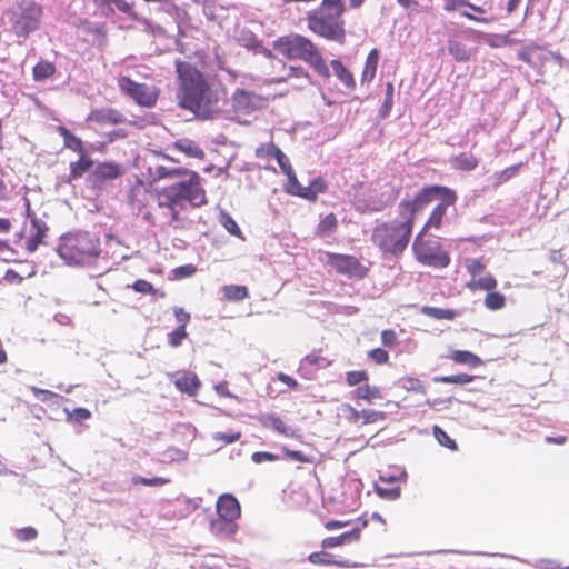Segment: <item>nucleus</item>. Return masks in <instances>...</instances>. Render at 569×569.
Segmentation results:
<instances>
[{
    "instance_id": "nucleus-1",
    "label": "nucleus",
    "mask_w": 569,
    "mask_h": 569,
    "mask_svg": "<svg viewBox=\"0 0 569 569\" xmlns=\"http://www.w3.org/2000/svg\"><path fill=\"white\" fill-rule=\"evenodd\" d=\"M182 177H187V180L156 189L154 192L149 191L142 184L131 190V202L139 211H142L149 199L156 200V208L143 213V218L152 226L176 228L180 222V211L186 209V203L192 208L208 203L206 190L202 187V178L198 172L187 168H168L164 166H158L154 170V178L158 180Z\"/></svg>"
},
{
    "instance_id": "nucleus-2",
    "label": "nucleus",
    "mask_w": 569,
    "mask_h": 569,
    "mask_svg": "<svg viewBox=\"0 0 569 569\" xmlns=\"http://www.w3.org/2000/svg\"><path fill=\"white\" fill-rule=\"evenodd\" d=\"M178 79L177 99L182 109L200 113L217 101L203 73L193 64L182 60L174 62Z\"/></svg>"
},
{
    "instance_id": "nucleus-3",
    "label": "nucleus",
    "mask_w": 569,
    "mask_h": 569,
    "mask_svg": "<svg viewBox=\"0 0 569 569\" xmlns=\"http://www.w3.org/2000/svg\"><path fill=\"white\" fill-rule=\"evenodd\" d=\"M457 199V192L449 187L426 184L419 189L412 198H405L402 207L416 221V218L420 212H422L431 202L438 200V203L433 207L426 223L421 228V230L428 232L430 229L441 228L443 217L446 216L448 208L455 206Z\"/></svg>"
},
{
    "instance_id": "nucleus-4",
    "label": "nucleus",
    "mask_w": 569,
    "mask_h": 569,
    "mask_svg": "<svg viewBox=\"0 0 569 569\" xmlns=\"http://www.w3.org/2000/svg\"><path fill=\"white\" fill-rule=\"evenodd\" d=\"M343 0H322L321 3L306 13L307 28L316 36L339 44L346 42Z\"/></svg>"
},
{
    "instance_id": "nucleus-5",
    "label": "nucleus",
    "mask_w": 569,
    "mask_h": 569,
    "mask_svg": "<svg viewBox=\"0 0 569 569\" xmlns=\"http://www.w3.org/2000/svg\"><path fill=\"white\" fill-rule=\"evenodd\" d=\"M403 199L398 204L400 220L379 223L372 230L371 241L385 254L400 256L408 247L415 226L413 217L402 207Z\"/></svg>"
},
{
    "instance_id": "nucleus-6",
    "label": "nucleus",
    "mask_w": 569,
    "mask_h": 569,
    "mask_svg": "<svg viewBox=\"0 0 569 569\" xmlns=\"http://www.w3.org/2000/svg\"><path fill=\"white\" fill-rule=\"evenodd\" d=\"M274 51L289 60H301L309 64L320 77H330L329 68L318 46L306 36L290 33L272 42Z\"/></svg>"
},
{
    "instance_id": "nucleus-7",
    "label": "nucleus",
    "mask_w": 569,
    "mask_h": 569,
    "mask_svg": "<svg viewBox=\"0 0 569 569\" xmlns=\"http://www.w3.org/2000/svg\"><path fill=\"white\" fill-rule=\"evenodd\" d=\"M427 231L420 230L412 243V252L416 260L428 267L445 269L450 262L449 253L436 240L426 238Z\"/></svg>"
},
{
    "instance_id": "nucleus-8",
    "label": "nucleus",
    "mask_w": 569,
    "mask_h": 569,
    "mask_svg": "<svg viewBox=\"0 0 569 569\" xmlns=\"http://www.w3.org/2000/svg\"><path fill=\"white\" fill-rule=\"evenodd\" d=\"M326 263L348 279L362 280L369 273V267L352 254L327 252Z\"/></svg>"
},
{
    "instance_id": "nucleus-9",
    "label": "nucleus",
    "mask_w": 569,
    "mask_h": 569,
    "mask_svg": "<svg viewBox=\"0 0 569 569\" xmlns=\"http://www.w3.org/2000/svg\"><path fill=\"white\" fill-rule=\"evenodd\" d=\"M42 9L34 1L21 0L14 12L13 30L16 34L27 37L39 27Z\"/></svg>"
},
{
    "instance_id": "nucleus-10",
    "label": "nucleus",
    "mask_w": 569,
    "mask_h": 569,
    "mask_svg": "<svg viewBox=\"0 0 569 569\" xmlns=\"http://www.w3.org/2000/svg\"><path fill=\"white\" fill-rule=\"evenodd\" d=\"M117 83L120 91L137 104L151 108L157 103L159 91L154 86L136 82L126 76L119 77Z\"/></svg>"
},
{
    "instance_id": "nucleus-11",
    "label": "nucleus",
    "mask_w": 569,
    "mask_h": 569,
    "mask_svg": "<svg viewBox=\"0 0 569 569\" xmlns=\"http://www.w3.org/2000/svg\"><path fill=\"white\" fill-rule=\"evenodd\" d=\"M465 268L471 277V279L466 283V288L469 290L491 291L497 288L498 281L490 272H486L482 277H478L486 271V264L483 263L482 259H467L465 262Z\"/></svg>"
},
{
    "instance_id": "nucleus-12",
    "label": "nucleus",
    "mask_w": 569,
    "mask_h": 569,
    "mask_svg": "<svg viewBox=\"0 0 569 569\" xmlns=\"http://www.w3.org/2000/svg\"><path fill=\"white\" fill-rule=\"evenodd\" d=\"M99 239L89 232H77L73 237V263H87L90 259L99 254Z\"/></svg>"
},
{
    "instance_id": "nucleus-13",
    "label": "nucleus",
    "mask_w": 569,
    "mask_h": 569,
    "mask_svg": "<svg viewBox=\"0 0 569 569\" xmlns=\"http://www.w3.org/2000/svg\"><path fill=\"white\" fill-rule=\"evenodd\" d=\"M264 99L252 91L242 88L234 90L231 97V107L237 114L248 116L259 110Z\"/></svg>"
},
{
    "instance_id": "nucleus-14",
    "label": "nucleus",
    "mask_w": 569,
    "mask_h": 569,
    "mask_svg": "<svg viewBox=\"0 0 569 569\" xmlns=\"http://www.w3.org/2000/svg\"><path fill=\"white\" fill-rule=\"evenodd\" d=\"M327 183L322 178L313 179L309 186L303 187L296 178L290 184H286V192L309 201H316L320 193H325Z\"/></svg>"
},
{
    "instance_id": "nucleus-15",
    "label": "nucleus",
    "mask_w": 569,
    "mask_h": 569,
    "mask_svg": "<svg viewBox=\"0 0 569 569\" xmlns=\"http://www.w3.org/2000/svg\"><path fill=\"white\" fill-rule=\"evenodd\" d=\"M124 170L120 163L104 161L97 163L94 170L88 177L93 187H101L108 181L114 180L123 174Z\"/></svg>"
},
{
    "instance_id": "nucleus-16",
    "label": "nucleus",
    "mask_w": 569,
    "mask_h": 569,
    "mask_svg": "<svg viewBox=\"0 0 569 569\" xmlns=\"http://www.w3.org/2000/svg\"><path fill=\"white\" fill-rule=\"evenodd\" d=\"M73 152H77L78 160L73 162V179L80 178L86 173L91 174L96 168V161L88 150L83 147L82 141L73 136Z\"/></svg>"
},
{
    "instance_id": "nucleus-17",
    "label": "nucleus",
    "mask_w": 569,
    "mask_h": 569,
    "mask_svg": "<svg viewBox=\"0 0 569 569\" xmlns=\"http://www.w3.org/2000/svg\"><path fill=\"white\" fill-rule=\"evenodd\" d=\"M368 526V519L360 518L359 525L350 531L342 532L339 536L327 537L322 539L321 547L323 549H332L346 543L359 542L361 539V531Z\"/></svg>"
},
{
    "instance_id": "nucleus-18",
    "label": "nucleus",
    "mask_w": 569,
    "mask_h": 569,
    "mask_svg": "<svg viewBox=\"0 0 569 569\" xmlns=\"http://www.w3.org/2000/svg\"><path fill=\"white\" fill-rule=\"evenodd\" d=\"M87 121L99 126H117L123 123L126 117L119 110L107 107L91 110L87 117Z\"/></svg>"
},
{
    "instance_id": "nucleus-19",
    "label": "nucleus",
    "mask_w": 569,
    "mask_h": 569,
    "mask_svg": "<svg viewBox=\"0 0 569 569\" xmlns=\"http://www.w3.org/2000/svg\"><path fill=\"white\" fill-rule=\"evenodd\" d=\"M518 58L529 67L541 71L545 62L548 60V51L538 44H530L518 51Z\"/></svg>"
},
{
    "instance_id": "nucleus-20",
    "label": "nucleus",
    "mask_w": 569,
    "mask_h": 569,
    "mask_svg": "<svg viewBox=\"0 0 569 569\" xmlns=\"http://www.w3.org/2000/svg\"><path fill=\"white\" fill-rule=\"evenodd\" d=\"M217 512L219 518L236 521L240 518L241 509L238 500L232 495L224 493L217 501Z\"/></svg>"
},
{
    "instance_id": "nucleus-21",
    "label": "nucleus",
    "mask_w": 569,
    "mask_h": 569,
    "mask_svg": "<svg viewBox=\"0 0 569 569\" xmlns=\"http://www.w3.org/2000/svg\"><path fill=\"white\" fill-rule=\"evenodd\" d=\"M308 561L317 566H337L339 568H356L359 565L349 562L347 560H337L335 557L326 551H315L308 556Z\"/></svg>"
},
{
    "instance_id": "nucleus-22",
    "label": "nucleus",
    "mask_w": 569,
    "mask_h": 569,
    "mask_svg": "<svg viewBox=\"0 0 569 569\" xmlns=\"http://www.w3.org/2000/svg\"><path fill=\"white\" fill-rule=\"evenodd\" d=\"M176 388L187 393L188 396H196L201 386L198 376L193 372H182L174 381Z\"/></svg>"
},
{
    "instance_id": "nucleus-23",
    "label": "nucleus",
    "mask_w": 569,
    "mask_h": 569,
    "mask_svg": "<svg viewBox=\"0 0 569 569\" xmlns=\"http://www.w3.org/2000/svg\"><path fill=\"white\" fill-rule=\"evenodd\" d=\"M352 395L355 400H362L367 403H373L375 401L383 398L380 388L375 385H370L369 382L356 388Z\"/></svg>"
},
{
    "instance_id": "nucleus-24",
    "label": "nucleus",
    "mask_w": 569,
    "mask_h": 569,
    "mask_svg": "<svg viewBox=\"0 0 569 569\" xmlns=\"http://www.w3.org/2000/svg\"><path fill=\"white\" fill-rule=\"evenodd\" d=\"M172 147L189 158L202 160L206 157L204 151L193 140L188 138L174 141Z\"/></svg>"
},
{
    "instance_id": "nucleus-25",
    "label": "nucleus",
    "mask_w": 569,
    "mask_h": 569,
    "mask_svg": "<svg viewBox=\"0 0 569 569\" xmlns=\"http://www.w3.org/2000/svg\"><path fill=\"white\" fill-rule=\"evenodd\" d=\"M330 66L335 76L347 89L353 90L356 88L353 74L340 60H331Z\"/></svg>"
},
{
    "instance_id": "nucleus-26",
    "label": "nucleus",
    "mask_w": 569,
    "mask_h": 569,
    "mask_svg": "<svg viewBox=\"0 0 569 569\" xmlns=\"http://www.w3.org/2000/svg\"><path fill=\"white\" fill-rule=\"evenodd\" d=\"M448 358L456 363L466 365L471 368L480 367L483 361L477 355L467 350H453Z\"/></svg>"
},
{
    "instance_id": "nucleus-27",
    "label": "nucleus",
    "mask_w": 569,
    "mask_h": 569,
    "mask_svg": "<svg viewBox=\"0 0 569 569\" xmlns=\"http://www.w3.org/2000/svg\"><path fill=\"white\" fill-rule=\"evenodd\" d=\"M451 161L453 168L459 171H472L479 164V159L471 152H460Z\"/></svg>"
},
{
    "instance_id": "nucleus-28",
    "label": "nucleus",
    "mask_w": 569,
    "mask_h": 569,
    "mask_svg": "<svg viewBox=\"0 0 569 569\" xmlns=\"http://www.w3.org/2000/svg\"><path fill=\"white\" fill-rule=\"evenodd\" d=\"M379 60V50L373 48L369 51L361 73V82H371L376 76Z\"/></svg>"
},
{
    "instance_id": "nucleus-29",
    "label": "nucleus",
    "mask_w": 569,
    "mask_h": 569,
    "mask_svg": "<svg viewBox=\"0 0 569 569\" xmlns=\"http://www.w3.org/2000/svg\"><path fill=\"white\" fill-rule=\"evenodd\" d=\"M237 525L234 521H228L222 518H218L211 522V530L218 536L232 538L237 532Z\"/></svg>"
},
{
    "instance_id": "nucleus-30",
    "label": "nucleus",
    "mask_w": 569,
    "mask_h": 569,
    "mask_svg": "<svg viewBox=\"0 0 569 569\" xmlns=\"http://www.w3.org/2000/svg\"><path fill=\"white\" fill-rule=\"evenodd\" d=\"M421 312L436 320H453L459 312L453 309L438 308L431 306H423Z\"/></svg>"
},
{
    "instance_id": "nucleus-31",
    "label": "nucleus",
    "mask_w": 569,
    "mask_h": 569,
    "mask_svg": "<svg viewBox=\"0 0 569 569\" xmlns=\"http://www.w3.org/2000/svg\"><path fill=\"white\" fill-rule=\"evenodd\" d=\"M338 228V219L335 213L330 212L325 216L316 228V236L323 238L333 233Z\"/></svg>"
},
{
    "instance_id": "nucleus-32",
    "label": "nucleus",
    "mask_w": 569,
    "mask_h": 569,
    "mask_svg": "<svg viewBox=\"0 0 569 569\" xmlns=\"http://www.w3.org/2000/svg\"><path fill=\"white\" fill-rule=\"evenodd\" d=\"M223 296L229 301H242L249 297V290L241 284H227L222 288Z\"/></svg>"
},
{
    "instance_id": "nucleus-33",
    "label": "nucleus",
    "mask_w": 569,
    "mask_h": 569,
    "mask_svg": "<svg viewBox=\"0 0 569 569\" xmlns=\"http://www.w3.org/2000/svg\"><path fill=\"white\" fill-rule=\"evenodd\" d=\"M263 427L273 429L280 435L289 436V428L284 421L276 415H267L260 419Z\"/></svg>"
},
{
    "instance_id": "nucleus-34",
    "label": "nucleus",
    "mask_w": 569,
    "mask_h": 569,
    "mask_svg": "<svg viewBox=\"0 0 569 569\" xmlns=\"http://www.w3.org/2000/svg\"><path fill=\"white\" fill-rule=\"evenodd\" d=\"M448 51L458 62H466L470 59V52L466 46L458 40L448 41Z\"/></svg>"
},
{
    "instance_id": "nucleus-35",
    "label": "nucleus",
    "mask_w": 569,
    "mask_h": 569,
    "mask_svg": "<svg viewBox=\"0 0 569 569\" xmlns=\"http://www.w3.org/2000/svg\"><path fill=\"white\" fill-rule=\"evenodd\" d=\"M488 293L485 297L483 303L487 309L496 311L500 310L506 306V297L501 292L491 290L487 291Z\"/></svg>"
},
{
    "instance_id": "nucleus-36",
    "label": "nucleus",
    "mask_w": 569,
    "mask_h": 569,
    "mask_svg": "<svg viewBox=\"0 0 569 569\" xmlns=\"http://www.w3.org/2000/svg\"><path fill=\"white\" fill-rule=\"evenodd\" d=\"M56 71L54 66L48 61H41L33 67L32 74L36 81L50 78Z\"/></svg>"
},
{
    "instance_id": "nucleus-37",
    "label": "nucleus",
    "mask_w": 569,
    "mask_h": 569,
    "mask_svg": "<svg viewBox=\"0 0 569 569\" xmlns=\"http://www.w3.org/2000/svg\"><path fill=\"white\" fill-rule=\"evenodd\" d=\"M274 159L277 160L279 167L281 168V171L287 176V179H288L287 184H290L297 178L295 170L290 163V160L281 151V149L278 150Z\"/></svg>"
},
{
    "instance_id": "nucleus-38",
    "label": "nucleus",
    "mask_w": 569,
    "mask_h": 569,
    "mask_svg": "<svg viewBox=\"0 0 569 569\" xmlns=\"http://www.w3.org/2000/svg\"><path fill=\"white\" fill-rule=\"evenodd\" d=\"M369 381V375L366 370H351L346 372V383L349 387H360Z\"/></svg>"
},
{
    "instance_id": "nucleus-39",
    "label": "nucleus",
    "mask_w": 569,
    "mask_h": 569,
    "mask_svg": "<svg viewBox=\"0 0 569 569\" xmlns=\"http://www.w3.org/2000/svg\"><path fill=\"white\" fill-rule=\"evenodd\" d=\"M521 166L522 163L513 164L503 169L502 171L496 172L493 186L499 187L509 181L512 177H515L518 173Z\"/></svg>"
},
{
    "instance_id": "nucleus-40",
    "label": "nucleus",
    "mask_w": 569,
    "mask_h": 569,
    "mask_svg": "<svg viewBox=\"0 0 569 569\" xmlns=\"http://www.w3.org/2000/svg\"><path fill=\"white\" fill-rule=\"evenodd\" d=\"M432 433H433V437L437 439V441L441 446H443L452 451H456L458 449L456 441L453 439H451L449 437V435L443 429H441L439 426H433Z\"/></svg>"
},
{
    "instance_id": "nucleus-41",
    "label": "nucleus",
    "mask_w": 569,
    "mask_h": 569,
    "mask_svg": "<svg viewBox=\"0 0 569 569\" xmlns=\"http://www.w3.org/2000/svg\"><path fill=\"white\" fill-rule=\"evenodd\" d=\"M436 382H442V383H456V385H467L475 380V377L467 373H459V375H452V376H441L436 377L433 379Z\"/></svg>"
},
{
    "instance_id": "nucleus-42",
    "label": "nucleus",
    "mask_w": 569,
    "mask_h": 569,
    "mask_svg": "<svg viewBox=\"0 0 569 569\" xmlns=\"http://www.w3.org/2000/svg\"><path fill=\"white\" fill-rule=\"evenodd\" d=\"M400 387L406 391L416 392V393H425V387L421 380L413 377H403L399 381Z\"/></svg>"
},
{
    "instance_id": "nucleus-43",
    "label": "nucleus",
    "mask_w": 569,
    "mask_h": 569,
    "mask_svg": "<svg viewBox=\"0 0 569 569\" xmlns=\"http://www.w3.org/2000/svg\"><path fill=\"white\" fill-rule=\"evenodd\" d=\"M279 149L273 142L262 143L256 149L254 154L258 159L269 160L276 157Z\"/></svg>"
},
{
    "instance_id": "nucleus-44",
    "label": "nucleus",
    "mask_w": 569,
    "mask_h": 569,
    "mask_svg": "<svg viewBox=\"0 0 569 569\" xmlns=\"http://www.w3.org/2000/svg\"><path fill=\"white\" fill-rule=\"evenodd\" d=\"M33 227H36V233L29 237L26 240V248L29 252H33L37 250L38 246L42 242L44 237V229H42L37 221H33Z\"/></svg>"
},
{
    "instance_id": "nucleus-45",
    "label": "nucleus",
    "mask_w": 569,
    "mask_h": 569,
    "mask_svg": "<svg viewBox=\"0 0 569 569\" xmlns=\"http://www.w3.org/2000/svg\"><path fill=\"white\" fill-rule=\"evenodd\" d=\"M281 450L283 452V456L289 460L298 461L301 463H313V457L306 455L302 451L291 450L286 446H283Z\"/></svg>"
},
{
    "instance_id": "nucleus-46",
    "label": "nucleus",
    "mask_w": 569,
    "mask_h": 569,
    "mask_svg": "<svg viewBox=\"0 0 569 569\" xmlns=\"http://www.w3.org/2000/svg\"><path fill=\"white\" fill-rule=\"evenodd\" d=\"M375 491L380 498L388 499V500L397 499L401 492L399 486L383 487L380 485L375 486Z\"/></svg>"
},
{
    "instance_id": "nucleus-47",
    "label": "nucleus",
    "mask_w": 569,
    "mask_h": 569,
    "mask_svg": "<svg viewBox=\"0 0 569 569\" xmlns=\"http://www.w3.org/2000/svg\"><path fill=\"white\" fill-rule=\"evenodd\" d=\"M170 482V479L162 477L144 478L142 476H133L132 483L143 486H163Z\"/></svg>"
},
{
    "instance_id": "nucleus-48",
    "label": "nucleus",
    "mask_w": 569,
    "mask_h": 569,
    "mask_svg": "<svg viewBox=\"0 0 569 569\" xmlns=\"http://www.w3.org/2000/svg\"><path fill=\"white\" fill-rule=\"evenodd\" d=\"M14 537L22 542L32 541L38 538V530L30 526L23 527L14 531Z\"/></svg>"
},
{
    "instance_id": "nucleus-49",
    "label": "nucleus",
    "mask_w": 569,
    "mask_h": 569,
    "mask_svg": "<svg viewBox=\"0 0 569 569\" xmlns=\"http://www.w3.org/2000/svg\"><path fill=\"white\" fill-rule=\"evenodd\" d=\"M221 223L229 233L236 237H241V230L236 220L228 213L221 214Z\"/></svg>"
},
{
    "instance_id": "nucleus-50",
    "label": "nucleus",
    "mask_w": 569,
    "mask_h": 569,
    "mask_svg": "<svg viewBox=\"0 0 569 569\" xmlns=\"http://www.w3.org/2000/svg\"><path fill=\"white\" fill-rule=\"evenodd\" d=\"M188 337L187 330L182 327H177L168 335V342L171 347L176 348L181 345L182 340Z\"/></svg>"
},
{
    "instance_id": "nucleus-51",
    "label": "nucleus",
    "mask_w": 569,
    "mask_h": 569,
    "mask_svg": "<svg viewBox=\"0 0 569 569\" xmlns=\"http://www.w3.org/2000/svg\"><path fill=\"white\" fill-rule=\"evenodd\" d=\"M368 358L377 365H386L389 361V353L382 348H375L368 351Z\"/></svg>"
},
{
    "instance_id": "nucleus-52",
    "label": "nucleus",
    "mask_w": 569,
    "mask_h": 569,
    "mask_svg": "<svg viewBox=\"0 0 569 569\" xmlns=\"http://www.w3.org/2000/svg\"><path fill=\"white\" fill-rule=\"evenodd\" d=\"M213 440L220 441L224 445L233 443L241 438V432H216L212 436Z\"/></svg>"
},
{
    "instance_id": "nucleus-53",
    "label": "nucleus",
    "mask_w": 569,
    "mask_h": 569,
    "mask_svg": "<svg viewBox=\"0 0 569 569\" xmlns=\"http://www.w3.org/2000/svg\"><path fill=\"white\" fill-rule=\"evenodd\" d=\"M381 342L385 347L392 348L398 343V336L392 329L381 331Z\"/></svg>"
},
{
    "instance_id": "nucleus-54",
    "label": "nucleus",
    "mask_w": 569,
    "mask_h": 569,
    "mask_svg": "<svg viewBox=\"0 0 569 569\" xmlns=\"http://www.w3.org/2000/svg\"><path fill=\"white\" fill-rule=\"evenodd\" d=\"M289 78H303V79H309L310 76L308 73V71H306L302 67H289L288 69V74L286 78H281V79H277V82H283L286 79H289Z\"/></svg>"
},
{
    "instance_id": "nucleus-55",
    "label": "nucleus",
    "mask_w": 569,
    "mask_h": 569,
    "mask_svg": "<svg viewBox=\"0 0 569 569\" xmlns=\"http://www.w3.org/2000/svg\"><path fill=\"white\" fill-rule=\"evenodd\" d=\"M197 268L193 264H184L176 268L173 274L177 279L191 277L196 273Z\"/></svg>"
},
{
    "instance_id": "nucleus-56",
    "label": "nucleus",
    "mask_w": 569,
    "mask_h": 569,
    "mask_svg": "<svg viewBox=\"0 0 569 569\" xmlns=\"http://www.w3.org/2000/svg\"><path fill=\"white\" fill-rule=\"evenodd\" d=\"M385 418L383 412L375 410H361V419L363 423H373Z\"/></svg>"
},
{
    "instance_id": "nucleus-57",
    "label": "nucleus",
    "mask_w": 569,
    "mask_h": 569,
    "mask_svg": "<svg viewBox=\"0 0 569 569\" xmlns=\"http://www.w3.org/2000/svg\"><path fill=\"white\" fill-rule=\"evenodd\" d=\"M132 288L134 291L140 292V293H154L156 292L153 284L143 279H139V280L134 281L132 284Z\"/></svg>"
},
{
    "instance_id": "nucleus-58",
    "label": "nucleus",
    "mask_w": 569,
    "mask_h": 569,
    "mask_svg": "<svg viewBox=\"0 0 569 569\" xmlns=\"http://www.w3.org/2000/svg\"><path fill=\"white\" fill-rule=\"evenodd\" d=\"M279 457L277 455L268 451H257L251 456V460L254 463H261L263 461H277Z\"/></svg>"
},
{
    "instance_id": "nucleus-59",
    "label": "nucleus",
    "mask_w": 569,
    "mask_h": 569,
    "mask_svg": "<svg viewBox=\"0 0 569 569\" xmlns=\"http://www.w3.org/2000/svg\"><path fill=\"white\" fill-rule=\"evenodd\" d=\"M173 312H174V317H176V320L177 322L179 323L178 327H182V328H187V325L188 322L190 321V313L187 312L183 308L181 307H176L173 309Z\"/></svg>"
},
{
    "instance_id": "nucleus-60",
    "label": "nucleus",
    "mask_w": 569,
    "mask_h": 569,
    "mask_svg": "<svg viewBox=\"0 0 569 569\" xmlns=\"http://www.w3.org/2000/svg\"><path fill=\"white\" fill-rule=\"evenodd\" d=\"M393 91H395V88H393V84L392 82H388L386 84V98H385V101H383V109L389 112L390 109L392 108V103H393Z\"/></svg>"
},
{
    "instance_id": "nucleus-61",
    "label": "nucleus",
    "mask_w": 569,
    "mask_h": 569,
    "mask_svg": "<svg viewBox=\"0 0 569 569\" xmlns=\"http://www.w3.org/2000/svg\"><path fill=\"white\" fill-rule=\"evenodd\" d=\"M91 418V412L86 408H74L73 409V421L78 423H82L83 421Z\"/></svg>"
},
{
    "instance_id": "nucleus-62",
    "label": "nucleus",
    "mask_w": 569,
    "mask_h": 569,
    "mask_svg": "<svg viewBox=\"0 0 569 569\" xmlns=\"http://www.w3.org/2000/svg\"><path fill=\"white\" fill-rule=\"evenodd\" d=\"M4 171L0 168V201L7 200L10 194V187L4 181Z\"/></svg>"
},
{
    "instance_id": "nucleus-63",
    "label": "nucleus",
    "mask_w": 569,
    "mask_h": 569,
    "mask_svg": "<svg viewBox=\"0 0 569 569\" xmlns=\"http://www.w3.org/2000/svg\"><path fill=\"white\" fill-rule=\"evenodd\" d=\"M350 520L340 521V520H329L325 523V528L329 531L345 528L350 525Z\"/></svg>"
},
{
    "instance_id": "nucleus-64",
    "label": "nucleus",
    "mask_w": 569,
    "mask_h": 569,
    "mask_svg": "<svg viewBox=\"0 0 569 569\" xmlns=\"http://www.w3.org/2000/svg\"><path fill=\"white\" fill-rule=\"evenodd\" d=\"M108 2L116 4L118 10H120L121 12H124L127 14H132V12H133L132 6L124 0H109Z\"/></svg>"
}]
</instances>
